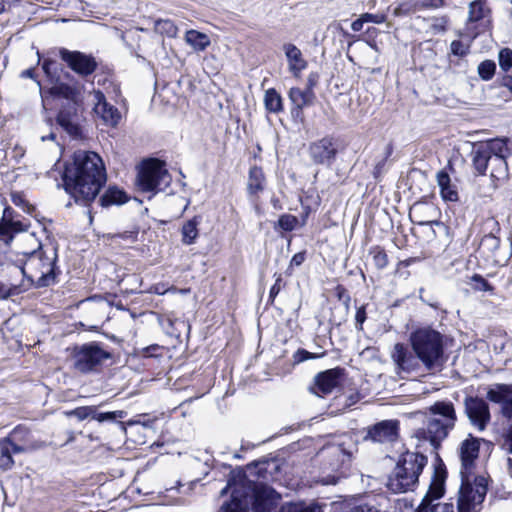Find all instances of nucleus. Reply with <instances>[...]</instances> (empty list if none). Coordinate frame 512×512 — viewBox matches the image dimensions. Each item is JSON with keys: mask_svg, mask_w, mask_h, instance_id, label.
<instances>
[{"mask_svg": "<svg viewBox=\"0 0 512 512\" xmlns=\"http://www.w3.org/2000/svg\"><path fill=\"white\" fill-rule=\"evenodd\" d=\"M95 406H81L77 407L70 412L67 413L68 416L76 417L79 421H83L87 418H92L94 416Z\"/></svg>", "mask_w": 512, "mask_h": 512, "instance_id": "44", "label": "nucleus"}, {"mask_svg": "<svg viewBox=\"0 0 512 512\" xmlns=\"http://www.w3.org/2000/svg\"><path fill=\"white\" fill-rule=\"evenodd\" d=\"M361 17L365 23L372 22V23L380 24L384 21V16L378 15V14L364 13L361 15Z\"/></svg>", "mask_w": 512, "mask_h": 512, "instance_id": "57", "label": "nucleus"}, {"mask_svg": "<svg viewBox=\"0 0 512 512\" xmlns=\"http://www.w3.org/2000/svg\"><path fill=\"white\" fill-rule=\"evenodd\" d=\"M445 6V0H417L415 7L417 9H438Z\"/></svg>", "mask_w": 512, "mask_h": 512, "instance_id": "51", "label": "nucleus"}, {"mask_svg": "<svg viewBox=\"0 0 512 512\" xmlns=\"http://www.w3.org/2000/svg\"><path fill=\"white\" fill-rule=\"evenodd\" d=\"M486 399L500 406L504 419L512 421V383H493L486 388Z\"/></svg>", "mask_w": 512, "mask_h": 512, "instance_id": "17", "label": "nucleus"}, {"mask_svg": "<svg viewBox=\"0 0 512 512\" xmlns=\"http://www.w3.org/2000/svg\"><path fill=\"white\" fill-rule=\"evenodd\" d=\"M437 183L440 188V194L445 201H458L457 189L451 184L450 176L446 171L440 170L437 173Z\"/></svg>", "mask_w": 512, "mask_h": 512, "instance_id": "27", "label": "nucleus"}, {"mask_svg": "<svg viewBox=\"0 0 512 512\" xmlns=\"http://www.w3.org/2000/svg\"><path fill=\"white\" fill-rule=\"evenodd\" d=\"M171 182V176L165 164L159 160L143 162L137 175V185L143 192L164 191Z\"/></svg>", "mask_w": 512, "mask_h": 512, "instance_id": "11", "label": "nucleus"}, {"mask_svg": "<svg viewBox=\"0 0 512 512\" xmlns=\"http://www.w3.org/2000/svg\"><path fill=\"white\" fill-rule=\"evenodd\" d=\"M127 416V412L123 410H117L112 412H98V407L95 406V412L93 419L103 423V422H115L118 419H123Z\"/></svg>", "mask_w": 512, "mask_h": 512, "instance_id": "37", "label": "nucleus"}, {"mask_svg": "<svg viewBox=\"0 0 512 512\" xmlns=\"http://www.w3.org/2000/svg\"><path fill=\"white\" fill-rule=\"evenodd\" d=\"M111 357V353L105 350L101 343L96 341L77 345L72 351L73 366L78 372L83 374L97 371Z\"/></svg>", "mask_w": 512, "mask_h": 512, "instance_id": "10", "label": "nucleus"}, {"mask_svg": "<svg viewBox=\"0 0 512 512\" xmlns=\"http://www.w3.org/2000/svg\"><path fill=\"white\" fill-rule=\"evenodd\" d=\"M323 452L328 457V466L325 464L317 482L336 485L340 479L347 477L353 455L357 452V444L348 438L326 447Z\"/></svg>", "mask_w": 512, "mask_h": 512, "instance_id": "6", "label": "nucleus"}, {"mask_svg": "<svg viewBox=\"0 0 512 512\" xmlns=\"http://www.w3.org/2000/svg\"><path fill=\"white\" fill-rule=\"evenodd\" d=\"M400 430V422L396 419H387L379 421L366 428L364 436L365 441L373 443H394L398 440Z\"/></svg>", "mask_w": 512, "mask_h": 512, "instance_id": "14", "label": "nucleus"}, {"mask_svg": "<svg viewBox=\"0 0 512 512\" xmlns=\"http://www.w3.org/2000/svg\"><path fill=\"white\" fill-rule=\"evenodd\" d=\"M324 505L312 501V502H286L284 503L278 512H324Z\"/></svg>", "mask_w": 512, "mask_h": 512, "instance_id": "30", "label": "nucleus"}, {"mask_svg": "<svg viewBox=\"0 0 512 512\" xmlns=\"http://www.w3.org/2000/svg\"><path fill=\"white\" fill-rule=\"evenodd\" d=\"M47 93L54 98H63L67 102L62 106L57 123L72 137H78L81 133L78 125V112L82 104V91L80 86L56 82Z\"/></svg>", "mask_w": 512, "mask_h": 512, "instance_id": "7", "label": "nucleus"}, {"mask_svg": "<svg viewBox=\"0 0 512 512\" xmlns=\"http://www.w3.org/2000/svg\"><path fill=\"white\" fill-rule=\"evenodd\" d=\"M283 50L288 61L289 71L294 77H299L308 65L307 61L303 58L301 50L292 43L285 44Z\"/></svg>", "mask_w": 512, "mask_h": 512, "instance_id": "24", "label": "nucleus"}, {"mask_svg": "<svg viewBox=\"0 0 512 512\" xmlns=\"http://www.w3.org/2000/svg\"><path fill=\"white\" fill-rule=\"evenodd\" d=\"M264 104L265 108L272 113H278L283 109L282 98L274 88H270L265 92Z\"/></svg>", "mask_w": 512, "mask_h": 512, "instance_id": "34", "label": "nucleus"}, {"mask_svg": "<svg viewBox=\"0 0 512 512\" xmlns=\"http://www.w3.org/2000/svg\"><path fill=\"white\" fill-rule=\"evenodd\" d=\"M451 52L456 56H465L468 53V47L460 40H454L451 43Z\"/></svg>", "mask_w": 512, "mask_h": 512, "instance_id": "54", "label": "nucleus"}, {"mask_svg": "<svg viewBox=\"0 0 512 512\" xmlns=\"http://www.w3.org/2000/svg\"><path fill=\"white\" fill-rule=\"evenodd\" d=\"M412 349L427 370L442 367L444 357V335L431 327H421L410 335Z\"/></svg>", "mask_w": 512, "mask_h": 512, "instance_id": "5", "label": "nucleus"}, {"mask_svg": "<svg viewBox=\"0 0 512 512\" xmlns=\"http://www.w3.org/2000/svg\"><path fill=\"white\" fill-rule=\"evenodd\" d=\"M472 164L478 175H485L492 157L480 143L474 144L471 151Z\"/></svg>", "mask_w": 512, "mask_h": 512, "instance_id": "25", "label": "nucleus"}, {"mask_svg": "<svg viewBox=\"0 0 512 512\" xmlns=\"http://www.w3.org/2000/svg\"><path fill=\"white\" fill-rule=\"evenodd\" d=\"M370 253L373 255L374 265L378 269H384L388 265V256L384 249L377 246L372 248Z\"/></svg>", "mask_w": 512, "mask_h": 512, "instance_id": "45", "label": "nucleus"}, {"mask_svg": "<svg viewBox=\"0 0 512 512\" xmlns=\"http://www.w3.org/2000/svg\"><path fill=\"white\" fill-rule=\"evenodd\" d=\"M502 438L504 449L512 454V423L504 430Z\"/></svg>", "mask_w": 512, "mask_h": 512, "instance_id": "53", "label": "nucleus"}, {"mask_svg": "<svg viewBox=\"0 0 512 512\" xmlns=\"http://www.w3.org/2000/svg\"><path fill=\"white\" fill-rule=\"evenodd\" d=\"M392 359L397 367L405 372L415 370L417 366V356L413 355L402 343H396L392 352Z\"/></svg>", "mask_w": 512, "mask_h": 512, "instance_id": "23", "label": "nucleus"}, {"mask_svg": "<svg viewBox=\"0 0 512 512\" xmlns=\"http://www.w3.org/2000/svg\"><path fill=\"white\" fill-rule=\"evenodd\" d=\"M313 97V91H310V89L303 91L299 88H291L289 91V98L295 106L292 109V113H296L298 115L304 106L309 105L312 102Z\"/></svg>", "mask_w": 512, "mask_h": 512, "instance_id": "29", "label": "nucleus"}, {"mask_svg": "<svg viewBox=\"0 0 512 512\" xmlns=\"http://www.w3.org/2000/svg\"><path fill=\"white\" fill-rule=\"evenodd\" d=\"M341 149L340 140L334 136L327 135L311 142L308 152L314 164L331 167Z\"/></svg>", "mask_w": 512, "mask_h": 512, "instance_id": "13", "label": "nucleus"}, {"mask_svg": "<svg viewBox=\"0 0 512 512\" xmlns=\"http://www.w3.org/2000/svg\"><path fill=\"white\" fill-rule=\"evenodd\" d=\"M345 369L335 367L322 372H319L314 377V387L312 391L318 396L330 394L341 383L344 376Z\"/></svg>", "mask_w": 512, "mask_h": 512, "instance_id": "18", "label": "nucleus"}, {"mask_svg": "<svg viewBox=\"0 0 512 512\" xmlns=\"http://www.w3.org/2000/svg\"><path fill=\"white\" fill-rule=\"evenodd\" d=\"M464 409L471 425L479 431H484L491 420L488 403L477 396H466Z\"/></svg>", "mask_w": 512, "mask_h": 512, "instance_id": "16", "label": "nucleus"}, {"mask_svg": "<svg viewBox=\"0 0 512 512\" xmlns=\"http://www.w3.org/2000/svg\"><path fill=\"white\" fill-rule=\"evenodd\" d=\"M498 62L500 68L504 72H508L512 68V50L509 48H503L499 51Z\"/></svg>", "mask_w": 512, "mask_h": 512, "instance_id": "47", "label": "nucleus"}, {"mask_svg": "<svg viewBox=\"0 0 512 512\" xmlns=\"http://www.w3.org/2000/svg\"><path fill=\"white\" fill-rule=\"evenodd\" d=\"M297 224L298 218L291 214H283L278 220L279 228L286 232L294 230Z\"/></svg>", "mask_w": 512, "mask_h": 512, "instance_id": "48", "label": "nucleus"}, {"mask_svg": "<svg viewBox=\"0 0 512 512\" xmlns=\"http://www.w3.org/2000/svg\"><path fill=\"white\" fill-rule=\"evenodd\" d=\"M305 258H306L305 251L298 252V253L294 254V256L292 257V259L290 261V265L291 266H300L305 261Z\"/></svg>", "mask_w": 512, "mask_h": 512, "instance_id": "58", "label": "nucleus"}, {"mask_svg": "<svg viewBox=\"0 0 512 512\" xmlns=\"http://www.w3.org/2000/svg\"><path fill=\"white\" fill-rule=\"evenodd\" d=\"M12 453H10L9 449L7 448V444L3 443V441H0V468L4 470H9L14 465V460L12 457Z\"/></svg>", "mask_w": 512, "mask_h": 512, "instance_id": "43", "label": "nucleus"}, {"mask_svg": "<svg viewBox=\"0 0 512 512\" xmlns=\"http://www.w3.org/2000/svg\"><path fill=\"white\" fill-rule=\"evenodd\" d=\"M427 462V457L419 452L406 451L401 454L388 478L387 488L393 493L413 490Z\"/></svg>", "mask_w": 512, "mask_h": 512, "instance_id": "8", "label": "nucleus"}, {"mask_svg": "<svg viewBox=\"0 0 512 512\" xmlns=\"http://www.w3.org/2000/svg\"><path fill=\"white\" fill-rule=\"evenodd\" d=\"M14 210L10 206H6L3 210L2 218L0 219V223H3V227L7 230V234H2V241L9 245L13 239L14 235L19 232H23L27 230V225H24L21 221H15L13 219Z\"/></svg>", "mask_w": 512, "mask_h": 512, "instance_id": "22", "label": "nucleus"}, {"mask_svg": "<svg viewBox=\"0 0 512 512\" xmlns=\"http://www.w3.org/2000/svg\"><path fill=\"white\" fill-rule=\"evenodd\" d=\"M227 489H231V499L222 505L220 512H246L250 507L253 512H270L281 499V495L271 486L252 482L245 476L239 483L230 478L221 494L224 495Z\"/></svg>", "mask_w": 512, "mask_h": 512, "instance_id": "3", "label": "nucleus"}, {"mask_svg": "<svg viewBox=\"0 0 512 512\" xmlns=\"http://www.w3.org/2000/svg\"><path fill=\"white\" fill-rule=\"evenodd\" d=\"M496 71V64L492 60L482 61L478 66V74L484 81L492 79Z\"/></svg>", "mask_w": 512, "mask_h": 512, "instance_id": "42", "label": "nucleus"}, {"mask_svg": "<svg viewBox=\"0 0 512 512\" xmlns=\"http://www.w3.org/2000/svg\"><path fill=\"white\" fill-rule=\"evenodd\" d=\"M367 319L366 306L362 305L357 308L355 314V327L358 331L363 330V324Z\"/></svg>", "mask_w": 512, "mask_h": 512, "instance_id": "52", "label": "nucleus"}, {"mask_svg": "<svg viewBox=\"0 0 512 512\" xmlns=\"http://www.w3.org/2000/svg\"><path fill=\"white\" fill-rule=\"evenodd\" d=\"M127 201L128 196L126 192L117 186H109L99 198V204L103 208H107L112 205H122Z\"/></svg>", "mask_w": 512, "mask_h": 512, "instance_id": "26", "label": "nucleus"}, {"mask_svg": "<svg viewBox=\"0 0 512 512\" xmlns=\"http://www.w3.org/2000/svg\"><path fill=\"white\" fill-rule=\"evenodd\" d=\"M336 295L339 300H343L346 298V295H349L347 290L343 286H337L336 288Z\"/></svg>", "mask_w": 512, "mask_h": 512, "instance_id": "63", "label": "nucleus"}, {"mask_svg": "<svg viewBox=\"0 0 512 512\" xmlns=\"http://www.w3.org/2000/svg\"><path fill=\"white\" fill-rule=\"evenodd\" d=\"M431 417L427 427L418 429L415 433L419 440L429 441L434 450L440 448L441 443L454 429L457 415L452 402L437 401L430 406Z\"/></svg>", "mask_w": 512, "mask_h": 512, "instance_id": "4", "label": "nucleus"}, {"mask_svg": "<svg viewBox=\"0 0 512 512\" xmlns=\"http://www.w3.org/2000/svg\"><path fill=\"white\" fill-rule=\"evenodd\" d=\"M482 146H484V149H487V152H489V155L491 157L494 156H502L506 158L508 147H507V141L503 139H493L486 143H480Z\"/></svg>", "mask_w": 512, "mask_h": 512, "instance_id": "35", "label": "nucleus"}, {"mask_svg": "<svg viewBox=\"0 0 512 512\" xmlns=\"http://www.w3.org/2000/svg\"><path fill=\"white\" fill-rule=\"evenodd\" d=\"M281 288H282V277L281 275H279L276 280H275V283L273 284V286L271 287L270 291H269V301L270 302H273L274 299L276 298V296L279 294V292L281 291Z\"/></svg>", "mask_w": 512, "mask_h": 512, "instance_id": "55", "label": "nucleus"}, {"mask_svg": "<svg viewBox=\"0 0 512 512\" xmlns=\"http://www.w3.org/2000/svg\"><path fill=\"white\" fill-rule=\"evenodd\" d=\"M493 226L494 227L491 230V232L484 235L480 242L481 248H483L484 250H486L490 253H494L500 247V238L498 236H496L494 233V230H496L497 232L500 231L498 222L493 221Z\"/></svg>", "mask_w": 512, "mask_h": 512, "instance_id": "33", "label": "nucleus"}, {"mask_svg": "<svg viewBox=\"0 0 512 512\" xmlns=\"http://www.w3.org/2000/svg\"><path fill=\"white\" fill-rule=\"evenodd\" d=\"M57 249H51V255L44 250L41 242L32 251L9 253L6 256L7 270H15L22 277L21 284L25 291L31 287L44 288L56 283Z\"/></svg>", "mask_w": 512, "mask_h": 512, "instance_id": "2", "label": "nucleus"}, {"mask_svg": "<svg viewBox=\"0 0 512 512\" xmlns=\"http://www.w3.org/2000/svg\"><path fill=\"white\" fill-rule=\"evenodd\" d=\"M484 18V7L480 1H473L469 5L468 20L470 22H478Z\"/></svg>", "mask_w": 512, "mask_h": 512, "instance_id": "46", "label": "nucleus"}, {"mask_svg": "<svg viewBox=\"0 0 512 512\" xmlns=\"http://www.w3.org/2000/svg\"><path fill=\"white\" fill-rule=\"evenodd\" d=\"M63 187L77 204L88 205L95 200L107 180L101 157L91 151H76L73 160L62 172Z\"/></svg>", "mask_w": 512, "mask_h": 512, "instance_id": "1", "label": "nucleus"}, {"mask_svg": "<svg viewBox=\"0 0 512 512\" xmlns=\"http://www.w3.org/2000/svg\"><path fill=\"white\" fill-rule=\"evenodd\" d=\"M501 86L507 88L512 94V76L506 75L502 78Z\"/></svg>", "mask_w": 512, "mask_h": 512, "instance_id": "60", "label": "nucleus"}, {"mask_svg": "<svg viewBox=\"0 0 512 512\" xmlns=\"http://www.w3.org/2000/svg\"><path fill=\"white\" fill-rule=\"evenodd\" d=\"M185 40L190 46L198 51H203L210 45V39L208 35L196 30L187 31Z\"/></svg>", "mask_w": 512, "mask_h": 512, "instance_id": "31", "label": "nucleus"}, {"mask_svg": "<svg viewBox=\"0 0 512 512\" xmlns=\"http://www.w3.org/2000/svg\"><path fill=\"white\" fill-rule=\"evenodd\" d=\"M317 74H314V73H311L309 76H308V79H307V89H310V91H312L313 87L316 85L317 83Z\"/></svg>", "mask_w": 512, "mask_h": 512, "instance_id": "61", "label": "nucleus"}, {"mask_svg": "<svg viewBox=\"0 0 512 512\" xmlns=\"http://www.w3.org/2000/svg\"><path fill=\"white\" fill-rule=\"evenodd\" d=\"M2 441L3 443L7 444V448L12 454H19L25 451V448L23 446H20L13 442L10 437H6Z\"/></svg>", "mask_w": 512, "mask_h": 512, "instance_id": "56", "label": "nucleus"}, {"mask_svg": "<svg viewBox=\"0 0 512 512\" xmlns=\"http://www.w3.org/2000/svg\"><path fill=\"white\" fill-rule=\"evenodd\" d=\"M155 31L161 35L173 38L177 35L178 29L173 21L160 19L155 22Z\"/></svg>", "mask_w": 512, "mask_h": 512, "instance_id": "39", "label": "nucleus"}, {"mask_svg": "<svg viewBox=\"0 0 512 512\" xmlns=\"http://www.w3.org/2000/svg\"><path fill=\"white\" fill-rule=\"evenodd\" d=\"M336 512H378L367 504L356 505L354 503H342L335 506Z\"/></svg>", "mask_w": 512, "mask_h": 512, "instance_id": "41", "label": "nucleus"}, {"mask_svg": "<svg viewBox=\"0 0 512 512\" xmlns=\"http://www.w3.org/2000/svg\"><path fill=\"white\" fill-rule=\"evenodd\" d=\"M25 292L23 288V284L21 283H12L10 282L8 285L0 281V300H6L12 296L19 295L20 293Z\"/></svg>", "mask_w": 512, "mask_h": 512, "instance_id": "38", "label": "nucleus"}, {"mask_svg": "<svg viewBox=\"0 0 512 512\" xmlns=\"http://www.w3.org/2000/svg\"><path fill=\"white\" fill-rule=\"evenodd\" d=\"M59 55L71 70L82 77L93 74L98 67L96 59L90 54L61 48Z\"/></svg>", "mask_w": 512, "mask_h": 512, "instance_id": "15", "label": "nucleus"}, {"mask_svg": "<svg viewBox=\"0 0 512 512\" xmlns=\"http://www.w3.org/2000/svg\"><path fill=\"white\" fill-rule=\"evenodd\" d=\"M324 352L317 354V353H311L305 349H298L294 354V361L296 363H301L309 359H317L322 356H324Z\"/></svg>", "mask_w": 512, "mask_h": 512, "instance_id": "49", "label": "nucleus"}, {"mask_svg": "<svg viewBox=\"0 0 512 512\" xmlns=\"http://www.w3.org/2000/svg\"><path fill=\"white\" fill-rule=\"evenodd\" d=\"M491 172L490 176L495 179L505 177L507 175V162L506 158L502 156H494L491 159Z\"/></svg>", "mask_w": 512, "mask_h": 512, "instance_id": "36", "label": "nucleus"}, {"mask_svg": "<svg viewBox=\"0 0 512 512\" xmlns=\"http://www.w3.org/2000/svg\"><path fill=\"white\" fill-rule=\"evenodd\" d=\"M480 438L473 437L469 434L460 445L461 470L460 475L471 474L475 464V460L479 456Z\"/></svg>", "mask_w": 512, "mask_h": 512, "instance_id": "20", "label": "nucleus"}, {"mask_svg": "<svg viewBox=\"0 0 512 512\" xmlns=\"http://www.w3.org/2000/svg\"><path fill=\"white\" fill-rule=\"evenodd\" d=\"M469 284L475 291L489 292L490 294L494 292V287L480 274L471 276Z\"/></svg>", "mask_w": 512, "mask_h": 512, "instance_id": "40", "label": "nucleus"}, {"mask_svg": "<svg viewBox=\"0 0 512 512\" xmlns=\"http://www.w3.org/2000/svg\"><path fill=\"white\" fill-rule=\"evenodd\" d=\"M460 476L458 512H478L488 491V480L484 476H475L471 481V474Z\"/></svg>", "mask_w": 512, "mask_h": 512, "instance_id": "9", "label": "nucleus"}, {"mask_svg": "<svg viewBox=\"0 0 512 512\" xmlns=\"http://www.w3.org/2000/svg\"><path fill=\"white\" fill-rule=\"evenodd\" d=\"M265 175L261 167L256 165L249 169L247 190L250 195H257L265 188Z\"/></svg>", "mask_w": 512, "mask_h": 512, "instance_id": "28", "label": "nucleus"}, {"mask_svg": "<svg viewBox=\"0 0 512 512\" xmlns=\"http://www.w3.org/2000/svg\"><path fill=\"white\" fill-rule=\"evenodd\" d=\"M21 77L22 78L35 79V69L34 68H29V69H26V70L22 71L21 72Z\"/></svg>", "mask_w": 512, "mask_h": 512, "instance_id": "64", "label": "nucleus"}, {"mask_svg": "<svg viewBox=\"0 0 512 512\" xmlns=\"http://www.w3.org/2000/svg\"><path fill=\"white\" fill-rule=\"evenodd\" d=\"M56 61L52 59H45L42 63V69L46 76L50 79V81L53 83V85L56 82H59L58 80H54V74L56 73Z\"/></svg>", "mask_w": 512, "mask_h": 512, "instance_id": "50", "label": "nucleus"}, {"mask_svg": "<svg viewBox=\"0 0 512 512\" xmlns=\"http://www.w3.org/2000/svg\"><path fill=\"white\" fill-rule=\"evenodd\" d=\"M445 478V466L443 462L439 460V464L435 466L429 490L415 512H454L452 503L434 502L444 494Z\"/></svg>", "mask_w": 512, "mask_h": 512, "instance_id": "12", "label": "nucleus"}, {"mask_svg": "<svg viewBox=\"0 0 512 512\" xmlns=\"http://www.w3.org/2000/svg\"><path fill=\"white\" fill-rule=\"evenodd\" d=\"M11 200H12V202L16 206H20V205H22L25 202V200L23 199L22 195H20L18 193H12L11 194Z\"/></svg>", "mask_w": 512, "mask_h": 512, "instance_id": "62", "label": "nucleus"}, {"mask_svg": "<svg viewBox=\"0 0 512 512\" xmlns=\"http://www.w3.org/2000/svg\"><path fill=\"white\" fill-rule=\"evenodd\" d=\"M96 103L94 106V112L103 120V122L111 127L117 126L121 119L119 110L108 103L104 94L100 91L95 93Z\"/></svg>", "mask_w": 512, "mask_h": 512, "instance_id": "21", "label": "nucleus"}, {"mask_svg": "<svg viewBox=\"0 0 512 512\" xmlns=\"http://www.w3.org/2000/svg\"><path fill=\"white\" fill-rule=\"evenodd\" d=\"M422 210H431L436 213L435 208L432 205L416 203L414 204L409 212V216L413 223L420 226H428L434 238H439L448 235V227L441 221L436 219H421L420 212Z\"/></svg>", "mask_w": 512, "mask_h": 512, "instance_id": "19", "label": "nucleus"}, {"mask_svg": "<svg viewBox=\"0 0 512 512\" xmlns=\"http://www.w3.org/2000/svg\"><path fill=\"white\" fill-rule=\"evenodd\" d=\"M365 22L362 20V17L360 16L359 18H357L356 20H354L351 24V29L354 31V32H359L362 30L363 28V24Z\"/></svg>", "mask_w": 512, "mask_h": 512, "instance_id": "59", "label": "nucleus"}, {"mask_svg": "<svg viewBox=\"0 0 512 512\" xmlns=\"http://www.w3.org/2000/svg\"><path fill=\"white\" fill-rule=\"evenodd\" d=\"M200 221L198 217H193L192 219L186 221L182 226V242L186 245H191L195 242L198 237V225Z\"/></svg>", "mask_w": 512, "mask_h": 512, "instance_id": "32", "label": "nucleus"}]
</instances>
